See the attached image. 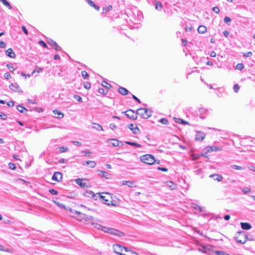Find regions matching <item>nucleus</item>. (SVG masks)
Masks as SVG:
<instances>
[{
  "label": "nucleus",
  "instance_id": "e433bc0d",
  "mask_svg": "<svg viewBox=\"0 0 255 255\" xmlns=\"http://www.w3.org/2000/svg\"><path fill=\"white\" fill-rule=\"evenodd\" d=\"M68 150V148L66 146H61L59 147V151L60 152H65Z\"/></svg>",
  "mask_w": 255,
  "mask_h": 255
},
{
  "label": "nucleus",
  "instance_id": "7ed1b4c3",
  "mask_svg": "<svg viewBox=\"0 0 255 255\" xmlns=\"http://www.w3.org/2000/svg\"><path fill=\"white\" fill-rule=\"evenodd\" d=\"M106 232L118 237H123L125 235L123 232L113 228H107Z\"/></svg>",
  "mask_w": 255,
  "mask_h": 255
},
{
  "label": "nucleus",
  "instance_id": "052dcab7",
  "mask_svg": "<svg viewBox=\"0 0 255 255\" xmlns=\"http://www.w3.org/2000/svg\"><path fill=\"white\" fill-rule=\"evenodd\" d=\"M252 55V52L250 51L247 53H243V56L244 57H251Z\"/></svg>",
  "mask_w": 255,
  "mask_h": 255
},
{
  "label": "nucleus",
  "instance_id": "ddd939ff",
  "mask_svg": "<svg viewBox=\"0 0 255 255\" xmlns=\"http://www.w3.org/2000/svg\"><path fill=\"white\" fill-rule=\"evenodd\" d=\"M205 137V134L201 131H198L196 134V140H203Z\"/></svg>",
  "mask_w": 255,
  "mask_h": 255
},
{
  "label": "nucleus",
  "instance_id": "c756f323",
  "mask_svg": "<svg viewBox=\"0 0 255 255\" xmlns=\"http://www.w3.org/2000/svg\"><path fill=\"white\" fill-rule=\"evenodd\" d=\"M125 142L126 144H127L128 145L133 146H136L137 147H140L141 146L140 144H139L136 142H134L126 141Z\"/></svg>",
  "mask_w": 255,
  "mask_h": 255
},
{
  "label": "nucleus",
  "instance_id": "ea45409f",
  "mask_svg": "<svg viewBox=\"0 0 255 255\" xmlns=\"http://www.w3.org/2000/svg\"><path fill=\"white\" fill-rule=\"evenodd\" d=\"M102 85L103 87H105L106 88H107L108 89H109L111 87V85H110L109 84H108L107 82H106L105 81H104Z\"/></svg>",
  "mask_w": 255,
  "mask_h": 255
},
{
  "label": "nucleus",
  "instance_id": "c9c22d12",
  "mask_svg": "<svg viewBox=\"0 0 255 255\" xmlns=\"http://www.w3.org/2000/svg\"><path fill=\"white\" fill-rule=\"evenodd\" d=\"M159 122L163 125H167L169 124L168 121L165 118L161 119Z\"/></svg>",
  "mask_w": 255,
  "mask_h": 255
},
{
  "label": "nucleus",
  "instance_id": "0eeeda50",
  "mask_svg": "<svg viewBox=\"0 0 255 255\" xmlns=\"http://www.w3.org/2000/svg\"><path fill=\"white\" fill-rule=\"evenodd\" d=\"M113 250L115 253L120 255H128L122 253V252L123 250L124 247L122 246L119 244L114 245H113Z\"/></svg>",
  "mask_w": 255,
  "mask_h": 255
},
{
  "label": "nucleus",
  "instance_id": "680f3d73",
  "mask_svg": "<svg viewBox=\"0 0 255 255\" xmlns=\"http://www.w3.org/2000/svg\"><path fill=\"white\" fill-rule=\"evenodd\" d=\"M0 117H1V118L2 120H5L7 118V116L4 114H3L1 112H0Z\"/></svg>",
  "mask_w": 255,
  "mask_h": 255
},
{
  "label": "nucleus",
  "instance_id": "79ce46f5",
  "mask_svg": "<svg viewBox=\"0 0 255 255\" xmlns=\"http://www.w3.org/2000/svg\"><path fill=\"white\" fill-rule=\"evenodd\" d=\"M233 89L235 93H238L240 89L239 85L238 84H235L233 87Z\"/></svg>",
  "mask_w": 255,
  "mask_h": 255
},
{
  "label": "nucleus",
  "instance_id": "0e129e2a",
  "mask_svg": "<svg viewBox=\"0 0 255 255\" xmlns=\"http://www.w3.org/2000/svg\"><path fill=\"white\" fill-rule=\"evenodd\" d=\"M6 47V43L3 41H0V47L1 48H4Z\"/></svg>",
  "mask_w": 255,
  "mask_h": 255
},
{
  "label": "nucleus",
  "instance_id": "a878e982",
  "mask_svg": "<svg viewBox=\"0 0 255 255\" xmlns=\"http://www.w3.org/2000/svg\"><path fill=\"white\" fill-rule=\"evenodd\" d=\"M219 150H221V148L219 147H217L215 146H210V147H209V148L208 149V152L217 151H219Z\"/></svg>",
  "mask_w": 255,
  "mask_h": 255
},
{
  "label": "nucleus",
  "instance_id": "f03ea898",
  "mask_svg": "<svg viewBox=\"0 0 255 255\" xmlns=\"http://www.w3.org/2000/svg\"><path fill=\"white\" fill-rule=\"evenodd\" d=\"M140 160L147 164L152 165L156 162V160L154 157L150 154H145L140 157Z\"/></svg>",
  "mask_w": 255,
  "mask_h": 255
},
{
  "label": "nucleus",
  "instance_id": "de8ad7c7",
  "mask_svg": "<svg viewBox=\"0 0 255 255\" xmlns=\"http://www.w3.org/2000/svg\"><path fill=\"white\" fill-rule=\"evenodd\" d=\"M84 87L85 89L89 90L90 89L91 85L89 82H86L84 83Z\"/></svg>",
  "mask_w": 255,
  "mask_h": 255
},
{
  "label": "nucleus",
  "instance_id": "393cba45",
  "mask_svg": "<svg viewBox=\"0 0 255 255\" xmlns=\"http://www.w3.org/2000/svg\"><path fill=\"white\" fill-rule=\"evenodd\" d=\"M17 110L21 113L26 114L27 112V110L23 106L18 105L17 106Z\"/></svg>",
  "mask_w": 255,
  "mask_h": 255
},
{
  "label": "nucleus",
  "instance_id": "864d4df0",
  "mask_svg": "<svg viewBox=\"0 0 255 255\" xmlns=\"http://www.w3.org/2000/svg\"><path fill=\"white\" fill-rule=\"evenodd\" d=\"M224 21L225 23H228L231 21V18L228 16H225L224 18Z\"/></svg>",
  "mask_w": 255,
  "mask_h": 255
},
{
  "label": "nucleus",
  "instance_id": "a19ab883",
  "mask_svg": "<svg viewBox=\"0 0 255 255\" xmlns=\"http://www.w3.org/2000/svg\"><path fill=\"white\" fill-rule=\"evenodd\" d=\"M53 48L57 51L62 50V48L59 46L57 43H54V47Z\"/></svg>",
  "mask_w": 255,
  "mask_h": 255
},
{
  "label": "nucleus",
  "instance_id": "774afa93",
  "mask_svg": "<svg viewBox=\"0 0 255 255\" xmlns=\"http://www.w3.org/2000/svg\"><path fill=\"white\" fill-rule=\"evenodd\" d=\"M4 77L5 79H8L9 78L11 77L10 76V74L8 72H7V73H5L4 74Z\"/></svg>",
  "mask_w": 255,
  "mask_h": 255
},
{
  "label": "nucleus",
  "instance_id": "9d476101",
  "mask_svg": "<svg viewBox=\"0 0 255 255\" xmlns=\"http://www.w3.org/2000/svg\"><path fill=\"white\" fill-rule=\"evenodd\" d=\"M62 178V174L60 172H56L54 173L52 177V179L53 180L59 182Z\"/></svg>",
  "mask_w": 255,
  "mask_h": 255
},
{
  "label": "nucleus",
  "instance_id": "bb28decb",
  "mask_svg": "<svg viewBox=\"0 0 255 255\" xmlns=\"http://www.w3.org/2000/svg\"><path fill=\"white\" fill-rule=\"evenodd\" d=\"M194 206H193V208L195 210H198L200 212H205V208L198 206L196 204H194Z\"/></svg>",
  "mask_w": 255,
  "mask_h": 255
},
{
  "label": "nucleus",
  "instance_id": "72a5a7b5",
  "mask_svg": "<svg viewBox=\"0 0 255 255\" xmlns=\"http://www.w3.org/2000/svg\"><path fill=\"white\" fill-rule=\"evenodd\" d=\"M155 8L158 10H161L162 8V4L159 1H156L155 2Z\"/></svg>",
  "mask_w": 255,
  "mask_h": 255
},
{
  "label": "nucleus",
  "instance_id": "4468645a",
  "mask_svg": "<svg viewBox=\"0 0 255 255\" xmlns=\"http://www.w3.org/2000/svg\"><path fill=\"white\" fill-rule=\"evenodd\" d=\"M97 194L99 195V198L101 199L105 204H107L108 205H110L111 204V203H112V201H110L108 199H107L106 196L101 195L100 193Z\"/></svg>",
  "mask_w": 255,
  "mask_h": 255
},
{
  "label": "nucleus",
  "instance_id": "20e7f679",
  "mask_svg": "<svg viewBox=\"0 0 255 255\" xmlns=\"http://www.w3.org/2000/svg\"><path fill=\"white\" fill-rule=\"evenodd\" d=\"M88 218L90 219V220H91V224L96 229H99V230H101L102 231H103L104 232H106V231L107 230V228L106 227H103L102 225H101L99 223H96L94 222V218L91 216H89V217H88Z\"/></svg>",
  "mask_w": 255,
  "mask_h": 255
},
{
  "label": "nucleus",
  "instance_id": "4be33fe9",
  "mask_svg": "<svg viewBox=\"0 0 255 255\" xmlns=\"http://www.w3.org/2000/svg\"><path fill=\"white\" fill-rule=\"evenodd\" d=\"M207 27L204 25H200L198 27V32L199 33L203 34L207 31Z\"/></svg>",
  "mask_w": 255,
  "mask_h": 255
},
{
  "label": "nucleus",
  "instance_id": "f3484780",
  "mask_svg": "<svg viewBox=\"0 0 255 255\" xmlns=\"http://www.w3.org/2000/svg\"><path fill=\"white\" fill-rule=\"evenodd\" d=\"M241 226L242 229L243 230H249L252 228L251 225L250 223L246 222H241Z\"/></svg>",
  "mask_w": 255,
  "mask_h": 255
},
{
  "label": "nucleus",
  "instance_id": "f257e3e1",
  "mask_svg": "<svg viewBox=\"0 0 255 255\" xmlns=\"http://www.w3.org/2000/svg\"><path fill=\"white\" fill-rule=\"evenodd\" d=\"M248 236L243 231L238 232L235 237V240L240 244H244L247 241Z\"/></svg>",
  "mask_w": 255,
  "mask_h": 255
},
{
  "label": "nucleus",
  "instance_id": "37998d69",
  "mask_svg": "<svg viewBox=\"0 0 255 255\" xmlns=\"http://www.w3.org/2000/svg\"><path fill=\"white\" fill-rule=\"evenodd\" d=\"M38 43L43 48H48L47 44L43 40H40L38 42Z\"/></svg>",
  "mask_w": 255,
  "mask_h": 255
},
{
  "label": "nucleus",
  "instance_id": "603ef678",
  "mask_svg": "<svg viewBox=\"0 0 255 255\" xmlns=\"http://www.w3.org/2000/svg\"><path fill=\"white\" fill-rule=\"evenodd\" d=\"M98 92L100 94H107V93H108V91H106V92H105V90L104 89L101 88H99V90H98Z\"/></svg>",
  "mask_w": 255,
  "mask_h": 255
},
{
  "label": "nucleus",
  "instance_id": "473e14b6",
  "mask_svg": "<svg viewBox=\"0 0 255 255\" xmlns=\"http://www.w3.org/2000/svg\"><path fill=\"white\" fill-rule=\"evenodd\" d=\"M113 8V6L111 5H109L107 7H103V13H106L107 12L111 11Z\"/></svg>",
  "mask_w": 255,
  "mask_h": 255
},
{
  "label": "nucleus",
  "instance_id": "4c0bfd02",
  "mask_svg": "<svg viewBox=\"0 0 255 255\" xmlns=\"http://www.w3.org/2000/svg\"><path fill=\"white\" fill-rule=\"evenodd\" d=\"M152 111L149 109L145 108V113H146V116H148V118H150L152 115Z\"/></svg>",
  "mask_w": 255,
  "mask_h": 255
},
{
  "label": "nucleus",
  "instance_id": "5fc2aeb1",
  "mask_svg": "<svg viewBox=\"0 0 255 255\" xmlns=\"http://www.w3.org/2000/svg\"><path fill=\"white\" fill-rule=\"evenodd\" d=\"M82 152L85 153V154H84L85 156H91V154H92V152L88 151V150H83V151H82Z\"/></svg>",
  "mask_w": 255,
  "mask_h": 255
},
{
  "label": "nucleus",
  "instance_id": "2eb2a0df",
  "mask_svg": "<svg viewBox=\"0 0 255 255\" xmlns=\"http://www.w3.org/2000/svg\"><path fill=\"white\" fill-rule=\"evenodd\" d=\"M5 54L10 58H14L15 57V54L14 52L10 48L6 50Z\"/></svg>",
  "mask_w": 255,
  "mask_h": 255
},
{
  "label": "nucleus",
  "instance_id": "4d7b16f0",
  "mask_svg": "<svg viewBox=\"0 0 255 255\" xmlns=\"http://www.w3.org/2000/svg\"><path fill=\"white\" fill-rule=\"evenodd\" d=\"M37 70H34L32 73H31V74H33L34 73H35V72H37V73H40V72H41L42 71H43V69L41 67H37L36 68Z\"/></svg>",
  "mask_w": 255,
  "mask_h": 255
},
{
  "label": "nucleus",
  "instance_id": "69168bd1",
  "mask_svg": "<svg viewBox=\"0 0 255 255\" xmlns=\"http://www.w3.org/2000/svg\"><path fill=\"white\" fill-rule=\"evenodd\" d=\"M157 169L159 170L163 171V172H166L168 170L167 168H165V167H157Z\"/></svg>",
  "mask_w": 255,
  "mask_h": 255
},
{
  "label": "nucleus",
  "instance_id": "423d86ee",
  "mask_svg": "<svg viewBox=\"0 0 255 255\" xmlns=\"http://www.w3.org/2000/svg\"><path fill=\"white\" fill-rule=\"evenodd\" d=\"M123 113H125L126 115L130 119L135 120L137 118L136 114L134 115L135 113L136 114V112L131 109L128 110Z\"/></svg>",
  "mask_w": 255,
  "mask_h": 255
},
{
  "label": "nucleus",
  "instance_id": "dca6fc26",
  "mask_svg": "<svg viewBox=\"0 0 255 255\" xmlns=\"http://www.w3.org/2000/svg\"><path fill=\"white\" fill-rule=\"evenodd\" d=\"M210 178H212L214 179V180H216L218 181H221L223 179V177L221 175H219L218 174H211L209 176Z\"/></svg>",
  "mask_w": 255,
  "mask_h": 255
},
{
  "label": "nucleus",
  "instance_id": "13d9d810",
  "mask_svg": "<svg viewBox=\"0 0 255 255\" xmlns=\"http://www.w3.org/2000/svg\"><path fill=\"white\" fill-rule=\"evenodd\" d=\"M212 10L216 13H219L220 12V9L217 6H214L212 8Z\"/></svg>",
  "mask_w": 255,
  "mask_h": 255
},
{
  "label": "nucleus",
  "instance_id": "6e6552de",
  "mask_svg": "<svg viewBox=\"0 0 255 255\" xmlns=\"http://www.w3.org/2000/svg\"><path fill=\"white\" fill-rule=\"evenodd\" d=\"M9 88L11 90H12L15 92L23 93L22 90L20 88L19 85H18V84L17 83H11L9 86Z\"/></svg>",
  "mask_w": 255,
  "mask_h": 255
},
{
  "label": "nucleus",
  "instance_id": "e2e57ef3",
  "mask_svg": "<svg viewBox=\"0 0 255 255\" xmlns=\"http://www.w3.org/2000/svg\"><path fill=\"white\" fill-rule=\"evenodd\" d=\"M98 171H100L101 173H102V175H101L102 177H106V178H107L106 177V175L107 174V173L106 171H104L103 170H98Z\"/></svg>",
  "mask_w": 255,
  "mask_h": 255
},
{
  "label": "nucleus",
  "instance_id": "a211bd4d",
  "mask_svg": "<svg viewBox=\"0 0 255 255\" xmlns=\"http://www.w3.org/2000/svg\"><path fill=\"white\" fill-rule=\"evenodd\" d=\"M53 113L54 115V117L58 119H62L64 117V114L59 112L57 110H54L53 111Z\"/></svg>",
  "mask_w": 255,
  "mask_h": 255
},
{
  "label": "nucleus",
  "instance_id": "cd10ccee",
  "mask_svg": "<svg viewBox=\"0 0 255 255\" xmlns=\"http://www.w3.org/2000/svg\"><path fill=\"white\" fill-rule=\"evenodd\" d=\"M174 121L176 123H181V124H182L183 125H188V124H189L188 122H186V121H184L183 120H182L181 119L174 118Z\"/></svg>",
  "mask_w": 255,
  "mask_h": 255
},
{
  "label": "nucleus",
  "instance_id": "5701e85b",
  "mask_svg": "<svg viewBox=\"0 0 255 255\" xmlns=\"http://www.w3.org/2000/svg\"><path fill=\"white\" fill-rule=\"evenodd\" d=\"M122 184L124 185H127L130 187H132L134 186L135 183L133 181H123Z\"/></svg>",
  "mask_w": 255,
  "mask_h": 255
},
{
  "label": "nucleus",
  "instance_id": "39448f33",
  "mask_svg": "<svg viewBox=\"0 0 255 255\" xmlns=\"http://www.w3.org/2000/svg\"><path fill=\"white\" fill-rule=\"evenodd\" d=\"M83 181H88L86 179L77 178L75 179V182L80 187L85 188L90 187V185L87 182H83Z\"/></svg>",
  "mask_w": 255,
  "mask_h": 255
},
{
  "label": "nucleus",
  "instance_id": "a18cd8bd",
  "mask_svg": "<svg viewBox=\"0 0 255 255\" xmlns=\"http://www.w3.org/2000/svg\"><path fill=\"white\" fill-rule=\"evenodd\" d=\"M251 191V189L248 187L244 188L242 190V192L244 194H246Z\"/></svg>",
  "mask_w": 255,
  "mask_h": 255
},
{
  "label": "nucleus",
  "instance_id": "09e8293b",
  "mask_svg": "<svg viewBox=\"0 0 255 255\" xmlns=\"http://www.w3.org/2000/svg\"><path fill=\"white\" fill-rule=\"evenodd\" d=\"M232 167L235 169H237V170H243L244 169V168L242 166H238V165H233L232 166Z\"/></svg>",
  "mask_w": 255,
  "mask_h": 255
},
{
  "label": "nucleus",
  "instance_id": "bf43d9fd",
  "mask_svg": "<svg viewBox=\"0 0 255 255\" xmlns=\"http://www.w3.org/2000/svg\"><path fill=\"white\" fill-rule=\"evenodd\" d=\"M6 104H7V105L10 107H12L14 105V103L12 101L7 102Z\"/></svg>",
  "mask_w": 255,
  "mask_h": 255
},
{
  "label": "nucleus",
  "instance_id": "1a4fd4ad",
  "mask_svg": "<svg viewBox=\"0 0 255 255\" xmlns=\"http://www.w3.org/2000/svg\"><path fill=\"white\" fill-rule=\"evenodd\" d=\"M136 114L139 115L142 119H148V116H146V114L145 113L144 108H140L138 109L136 111Z\"/></svg>",
  "mask_w": 255,
  "mask_h": 255
},
{
  "label": "nucleus",
  "instance_id": "6e6d98bb",
  "mask_svg": "<svg viewBox=\"0 0 255 255\" xmlns=\"http://www.w3.org/2000/svg\"><path fill=\"white\" fill-rule=\"evenodd\" d=\"M82 215L84 216V219H85V221L87 222L88 223L91 224V220H90L88 218V217L89 216H86L85 214H82Z\"/></svg>",
  "mask_w": 255,
  "mask_h": 255
},
{
  "label": "nucleus",
  "instance_id": "338daca9",
  "mask_svg": "<svg viewBox=\"0 0 255 255\" xmlns=\"http://www.w3.org/2000/svg\"><path fill=\"white\" fill-rule=\"evenodd\" d=\"M72 143H73L74 145L77 146H81L82 145L81 142L78 141H73Z\"/></svg>",
  "mask_w": 255,
  "mask_h": 255
},
{
  "label": "nucleus",
  "instance_id": "7c9ffc66",
  "mask_svg": "<svg viewBox=\"0 0 255 255\" xmlns=\"http://www.w3.org/2000/svg\"><path fill=\"white\" fill-rule=\"evenodd\" d=\"M85 163L89 165L91 168H94L96 165V163L94 161L88 160L85 162Z\"/></svg>",
  "mask_w": 255,
  "mask_h": 255
},
{
  "label": "nucleus",
  "instance_id": "58836bf2",
  "mask_svg": "<svg viewBox=\"0 0 255 255\" xmlns=\"http://www.w3.org/2000/svg\"><path fill=\"white\" fill-rule=\"evenodd\" d=\"M236 68L238 70H242L244 69V66L243 65V64L242 63H238L237 65H236Z\"/></svg>",
  "mask_w": 255,
  "mask_h": 255
},
{
  "label": "nucleus",
  "instance_id": "f8f14e48",
  "mask_svg": "<svg viewBox=\"0 0 255 255\" xmlns=\"http://www.w3.org/2000/svg\"><path fill=\"white\" fill-rule=\"evenodd\" d=\"M128 128L130 129L134 134H138L140 132V130L137 127L133 128V125L132 124L128 125Z\"/></svg>",
  "mask_w": 255,
  "mask_h": 255
},
{
  "label": "nucleus",
  "instance_id": "3c124183",
  "mask_svg": "<svg viewBox=\"0 0 255 255\" xmlns=\"http://www.w3.org/2000/svg\"><path fill=\"white\" fill-rule=\"evenodd\" d=\"M49 192L50 193H51L52 195H57L58 194V191L55 190L54 189H50L49 190Z\"/></svg>",
  "mask_w": 255,
  "mask_h": 255
},
{
  "label": "nucleus",
  "instance_id": "8fccbe9b",
  "mask_svg": "<svg viewBox=\"0 0 255 255\" xmlns=\"http://www.w3.org/2000/svg\"><path fill=\"white\" fill-rule=\"evenodd\" d=\"M6 67L7 68H8L10 71L11 72H13L14 70V68L13 67V66H12V64L10 63V64H7L6 65Z\"/></svg>",
  "mask_w": 255,
  "mask_h": 255
},
{
  "label": "nucleus",
  "instance_id": "c03bdc74",
  "mask_svg": "<svg viewBox=\"0 0 255 255\" xmlns=\"http://www.w3.org/2000/svg\"><path fill=\"white\" fill-rule=\"evenodd\" d=\"M73 98L77 101L82 102V99L80 96L75 95L74 96Z\"/></svg>",
  "mask_w": 255,
  "mask_h": 255
},
{
  "label": "nucleus",
  "instance_id": "9b49d317",
  "mask_svg": "<svg viewBox=\"0 0 255 255\" xmlns=\"http://www.w3.org/2000/svg\"><path fill=\"white\" fill-rule=\"evenodd\" d=\"M83 195L85 196H86L87 197H90V198H93V199L94 200H97V196L95 194V193L91 191V190H89V191H86L84 194Z\"/></svg>",
  "mask_w": 255,
  "mask_h": 255
},
{
  "label": "nucleus",
  "instance_id": "aec40b11",
  "mask_svg": "<svg viewBox=\"0 0 255 255\" xmlns=\"http://www.w3.org/2000/svg\"><path fill=\"white\" fill-rule=\"evenodd\" d=\"M59 207L61 208L64 209L66 211H70V212H72V209L69 207H66L63 204L60 203L59 202H54Z\"/></svg>",
  "mask_w": 255,
  "mask_h": 255
},
{
  "label": "nucleus",
  "instance_id": "49530a36",
  "mask_svg": "<svg viewBox=\"0 0 255 255\" xmlns=\"http://www.w3.org/2000/svg\"><path fill=\"white\" fill-rule=\"evenodd\" d=\"M9 168L12 170H14L16 168V165L14 163L10 162L8 164Z\"/></svg>",
  "mask_w": 255,
  "mask_h": 255
},
{
  "label": "nucleus",
  "instance_id": "412c9836",
  "mask_svg": "<svg viewBox=\"0 0 255 255\" xmlns=\"http://www.w3.org/2000/svg\"><path fill=\"white\" fill-rule=\"evenodd\" d=\"M119 140L114 138L110 139L108 140V142L111 143L114 147L118 146L119 145Z\"/></svg>",
  "mask_w": 255,
  "mask_h": 255
},
{
  "label": "nucleus",
  "instance_id": "b1692460",
  "mask_svg": "<svg viewBox=\"0 0 255 255\" xmlns=\"http://www.w3.org/2000/svg\"><path fill=\"white\" fill-rule=\"evenodd\" d=\"M87 2L90 6L94 7L96 10H100V7L99 6L96 5L92 0H87Z\"/></svg>",
  "mask_w": 255,
  "mask_h": 255
},
{
  "label": "nucleus",
  "instance_id": "2f4dec72",
  "mask_svg": "<svg viewBox=\"0 0 255 255\" xmlns=\"http://www.w3.org/2000/svg\"><path fill=\"white\" fill-rule=\"evenodd\" d=\"M0 1L4 5L7 7L9 9H10L12 8L10 3L6 0H0Z\"/></svg>",
  "mask_w": 255,
  "mask_h": 255
},
{
  "label": "nucleus",
  "instance_id": "f704fd0d",
  "mask_svg": "<svg viewBox=\"0 0 255 255\" xmlns=\"http://www.w3.org/2000/svg\"><path fill=\"white\" fill-rule=\"evenodd\" d=\"M81 75L83 78L85 79H87L89 78V74L86 71H82L81 72Z\"/></svg>",
  "mask_w": 255,
  "mask_h": 255
},
{
  "label": "nucleus",
  "instance_id": "6ab92c4d",
  "mask_svg": "<svg viewBox=\"0 0 255 255\" xmlns=\"http://www.w3.org/2000/svg\"><path fill=\"white\" fill-rule=\"evenodd\" d=\"M118 92L122 95H127L129 93V91L127 89L121 86L118 89Z\"/></svg>",
  "mask_w": 255,
  "mask_h": 255
},
{
  "label": "nucleus",
  "instance_id": "c85d7f7f",
  "mask_svg": "<svg viewBox=\"0 0 255 255\" xmlns=\"http://www.w3.org/2000/svg\"><path fill=\"white\" fill-rule=\"evenodd\" d=\"M93 126L92 127V128H93L96 129L97 130H103L102 127L101 125H100L99 124H97V123H93Z\"/></svg>",
  "mask_w": 255,
  "mask_h": 255
}]
</instances>
